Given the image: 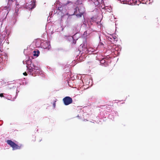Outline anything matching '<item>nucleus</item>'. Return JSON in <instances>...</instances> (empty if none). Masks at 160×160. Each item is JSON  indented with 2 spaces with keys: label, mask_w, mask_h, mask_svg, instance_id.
<instances>
[{
  "label": "nucleus",
  "mask_w": 160,
  "mask_h": 160,
  "mask_svg": "<svg viewBox=\"0 0 160 160\" xmlns=\"http://www.w3.org/2000/svg\"><path fill=\"white\" fill-rule=\"evenodd\" d=\"M120 1L121 2H123L124 3V2H125V1L128 2V0H120Z\"/></svg>",
  "instance_id": "f8f14e48"
},
{
  "label": "nucleus",
  "mask_w": 160,
  "mask_h": 160,
  "mask_svg": "<svg viewBox=\"0 0 160 160\" xmlns=\"http://www.w3.org/2000/svg\"><path fill=\"white\" fill-rule=\"evenodd\" d=\"M0 97H3V93H2L0 94Z\"/></svg>",
  "instance_id": "ddd939ff"
},
{
  "label": "nucleus",
  "mask_w": 160,
  "mask_h": 160,
  "mask_svg": "<svg viewBox=\"0 0 160 160\" xmlns=\"http://www.w3.org/2000/svg\"><path fill=\"white\" fill-rule=\"evenodd\" d=\"M44 44H45V45H47V47L44 46L43 47L44 48L47 49L48 50L50 48V47H51L49 43L48 42H46L44 43Z\"/></svg>",
  "instance_id": "39448f33"
},
{
  "label": "nucleus",
  "mask_w": 160,
  "mask_h": 160,
  "mask_svg": "<svg viewBox=\"0 0 160 160\" xmlns=\"http://www.w3.org/2000/svg\"><path fill=\"white\" fill-rule=\"evenodd\" d=\"M27 68L28 71L29 72H32L34 71L35 70L38 69V68L37 66L34 65L33 63H32L31 62L30 66L27 67Z\"/></svg>",
  "instance_id": "7ed1b4c3"
},
{
  "label": "nucleus",
  "mask_w": 160,
  "mask_h": 160,
  "mask_svg": "<svg viewBox=\"0 0 160 160\" xmlns=\"http://www.w3.org/2000/svg\"><path fill=\"white\" fill-rule=\"evenodd\" d=\"M58 9L59 10H61V8H58Z\"/></svg>",
  "instance_id": "a211bd4d"
},
{
  "label": "nucleus",
  "mask_w": 160,
  "mask_h": 160,
  "mask_svg": "<svg viewBox=\"0 0 160 160\" xmlns=\"http://www.w3.org/2000/svg\"><path fill=\"white\" fill-rule=\"evenodd\" d=\"M64 104L68 105L72 103L73 100L69 96H67L64 98L62 99Z\"/></svg>",
  "instance_id": "f03ea898"
},
{
  "label": "nucleus",
  "mask_w": 160,
  "mask_h": 160,
  "mask_svg": "<svg viewBox=\"0 0 160 160\" xmlns=\"http://www.w3.org/2000/svg\"><path fill=\"white\" fill-rule=\"evenodd\" d=\"M84 11H82V12H80H80H79V14H76V16L78 17H81L82 15H83V13H84Z\"/></svg>",
  "instance_id": "6e6552de"
},
{
  "label": "nucleus",
  "mask_w": 160,
  "mask_h": 160,
  "mask_svg": "<svg viewBox=\"0 0 160 160\" xmlns=\"http://www.w3.org/2000/svg\"><path fill=\"white\" fill-rule=\"evenodd\" d=\"M144 18H145V19H146V16H144Z\"/></svg>",
  "instance_id": "dca6fc26"
},
{
  "label": "nucleus",
  "mask_w": 160,
  "mask_h": 160,
  "mask_svg": "<svg viewBox=\"0 0 160 160\" xmlns=\"http://www.w3.org/2000/svg\"><path fill=\"white\" fill-rule=\"evenodd\" d=\"M23 74L25 76H27V74L26 72H24Z\"/></svg>",
  "instance_id": "4468645a"
},
{
  "label": "nucleus",
  "mask_w": 160,
  "mask_h": 160,
  "mask_svg": "<svg viewBox=\"0 0 160 160\" xmlns=\"http://www.w3.org/2000/svg\"><path fill=\"white\" fill-rule=\"evenodd\" d=\"M25 2V0H16V4L17 6H22Z\"/></svg>",
  "instance_id": "20e7f679"
},
{
  "label": "nucleus",
  "mask_w": 160,
  "mask_h": 160,
  "mask_svg": "<svg viewBox=\"0 0 160 160\" xmlns=\"http://www.w3.org/2000/svg\"><path fill=\"white\" fill-rule=\"evenodd\" d=\"M86 32H87V31H86V32H85L84 33Z\"/></svg>",
  "instance_id": "6ab92c4d"
},
{
  "label": "nucleus",
  "mask_w": 160,
  "mask_h": 160,
  "mask_svg": "<svg viewBox=\"0 0 160 160\" xmlns=\"http://www.w3.org/2000/svg\"><path fill=\"white\" fill-rule=\"evenodd\" d=\"M53 106L55 108V102H54L53 103Z\"/></svg>",
  "instance_id": "2eb2a0df"
},
{
  "label": "nucleus",
  "mask_w": 160,
  "mask_h": 160,
  "mask_svg": "<svg viewBox=\"0 0 160 160\" xmlns=\"http://www.w3.org/2000/svg\"><path fill=\"white\" fill-rule=\"evenodd\" d=\"M108 38H110V39H112V38H113L114 40L116 41H117V38L116 36H114V37L111 36V37H109Z\"/></svg>",
  "instance_id": "1a4fd4ad"
},
{
  "label": "nucleus",
  "mask_w": 160,
  "mask_h": 160,
  "mask_svg": "<svg viewBox=\"0 0 160 160\" xmlns=\"http://www.w3.org/2000/svg\"><path fill=\"white\" fill-rule=\"evenodd\" d=\"M78 10L79 12H80V10L78 8V7H76L74 9V11L73 14H75L76 15V14H77L78 13Z\"/></svg>",
  "instance_id": "0eeeda50"
},
{
  "label": "nucleus",
  "mask_w": 160,
  "mask_h": 160,
  "mask_svg": "<svg viewBox=\"0 0 160 160\" xmlns=\"http://www.w3.org/2000/svg\"><path fill=\"white\" fill-rule=\"evenodd\" d=\"M6 142L12 148L13 150L20 149L21 148V145H18L11 140H7Z\"/></svg>",
  "instance_id": "f257e3e1"
},
{
  "label": "nucleus",
  "mask_w": 160,
  "mask_h": 160,
  "mask_svg": "<svg viewBox=\"0 0 160 160\" xmlns=\"http://www.w3.org/2000/svg\"><path fill=\"white\" fill-rule=\"evenodd\" d=\"M34 56L38 57L39 56V54L40 53L39 51L38 50H37V51L34 50L33 52Z\"/></svg>",
  "instance_id": "423d86ee"
},
{
  "label": "nucleus",
  "mask_w": 160,
  "mask_h": 160,
  "mask_svg": "<svg viewBox=\"0 0 160 160\" xmlns=\"http://www.w3.org/2000/svg\"><path fill=\"white\" fill-rule=\"evenodd\" d=\"M86 32H87V31H86V32H85L84 33Z\"/></svg>",
  "instance_id": "aec40b11"
},
{
  "label": "nucleus",
  "mask_w": 160,
  "mask_h": 160,
  "mask_svg": "<svg viewBox=\"0 0 160 160\" xmlns=\"http://www.w3.org/2000/svg\"><path fill=\"white\" fill-rule=\"evenodd\" d=\"M13 0H8V1H12Z\"/></svg>",
  "instance_id": "f3484780"
},
{
  "label": "nucleus",
  "mask_w": 160,
  "mask_h": 160,
  "mask_svg": "<svg viewBox=\"0 0 160 160\" xmlns=\"http://www.w3.org/2000/svg\"><path fill=\"white\" fill-rule=\"evenodd\" d=\"M141 3L143 4H146L148 0H139Z\"/></svg>",
  "instance_id": "9d476101"
},
{
  "label": "nucleus",
  "mask_w": 160,
  "mask_h": 160,
  "mask_svg": "<svg viewBox=\"0 0 160 160\" xmlns=\"http://www.w3.org/2000/svg\"><path fill=\"white\" fill-rule=\"evenodd\" d=\"M132 1V3H134V4H138L137 3V1H136L135 0H130V3H131V1Z\"/></svg>",
  "instance_id": "9b49d317"
}]
</instances>
